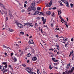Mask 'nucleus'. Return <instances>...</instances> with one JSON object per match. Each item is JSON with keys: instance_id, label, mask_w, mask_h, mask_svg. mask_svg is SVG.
<instances>
[{"instance_id": "obj_40", "label": "nucleus", "mask_w": 74, "mask_h": 74, "mask_svg": "<svg viewBox=\"0 0 74 74\" xmlns=\"http://www.w3.org/2000/svg\"><path fill=\"white\" fill-rule=\"evenodd\" d=\"M6 21H8V18L7 17H6Z\"/></svg>"}, {"instance_id": "obj_11", "label": "nucleus", "mask_w": 74, "mask_h": 74, "mask_svg": "<svg viewBox=\"0 0 74 74\" xmlns=\"http://www.w3.org/2000/svg\"><path fill=\"white\" fill-rule=\"evenodd\" d=\"M0 69L1 70V71H4V67H3V66H0Z\"/></svg>"}, {"instance_id": "obj_17", "label": "nucleus", "mask_w": 74, "mask_h": 74, "mask_svg": "<svg viewBox=\"0 0 74 74\" xmlns=\"http://www.w3.org/2000/svg\"><path fill=\"white\" fill-rule=\"evenodd\" d=\"M56 46L57 47V49H58V50H59V45H56Z\"/></svg>"}, {"instance_id": "obj_43", "label": "nucleus", "mask_w": 74, "mask_h": 74, "mask_svg": "<svg viewBox=\"0 0 74 74\" xmlns=\"http://www.w3.org/2000/svg\"><path fill=\"white\" fill-rule=\"evenodd\" d=\"M68 43L67 42L66 44L65 45V47H67V45H68Z\"/></svg>"}, {"instance_id": "obj_15", "label": "nucleus", "mask_w": 74, "mask_h": 74, "mask_svg": "<svg viewBox=\"0 0 74 74\" xmlns=\"http://www.w3.org/2000/svg\"><path fill=\"white\" fill-rule=\"evenodd\" d=\"M3 11L5 14V15H6V16H7V11H6V12H4V11Z\"/></svg>"}, {"instance_id": "obj_20", "label": "nucleus", "mask_w": 74, "mask_h": 74, "mask_svg": "<svg viewBox=\"0 0 74 74\" xmlns=\"http://www.w3.org/2000/svg\"><path fill=\"white\" fill-rule=\"evenodd\" d=\"M63 40L64 41H67V38H63Z\"/></svg>"}, {"instance_id": "obj_35", "label": "nucleus", "mask_w": 74, "mask_h": 74, "mask_svg": "<svg viewBox=\"0 0 74 74\" xmlns=\"http://www.w3.org/2000/svg\"><path fill=\"white\" fill-rule=\"evenodd\" d=\"M23 51H22L21 53L20 54L21 56H22V55H23Z\"/></svg>"}, {"instance_id": "obj_2", "label": "nucleus", "mask_w": 74, "mask_h": 74, "mask_svg": "<svg viewBox=\"0 0 74 74\" xmlns=\"http://www.w3.org/2000/svg\"><path fill=\"white\" fill-rule=\"evenodd\" d=\"M15 23H16V25H17L19 27L21 28V27H22V24H21V23H19L17 21H16L15 22Z\"/></svg>"}, {"instance_id": "obj_47", "label": "nucleus", "mask_w": 74, "mask_h": 74, "mask_svg": "<svg viewBox=\"0 0 74 74\" xmlns=\"http://www.w3.org/2000/svg\"><path fill=\"white\" fill-rule=\"evenodd\" d=\"M40 31L41 32V33H43V32H42V29H41Z\"/></svg>"}, {"instance_id": "obj_9", "label": "nucleus", "mask_w": 74, "mask_h": 74, "mask_svg": "<svg viewBox=\"0 0 74 74\" xmlns=\"http://www.w3.org/2000/svg\"><path fill=\"white\" fill-rule=\"evenodd\" d=\"M39 11L38 10H36L35 11L34 13V15H37V14H38Z\"/></svg>"}, {"instance_id": "obj_63", "label": "nucleus", "mask_w": 74, "mask_h": 74, "mask_svg": "<svg viewBox=\"0 0 74 74\" xmlns=\"http://www.w3.org/2000/svg\"><path fill=\"white\" fill-rule=\"evenodd\" d=\"M38 14L39 15H41V12H39V13H38Z\"/></svg>"}, {"instance_id": "obj_1", "label": "nucleus", "mask_w": 74, "mask_h": 74, "mask_svg": "<svg viewBox=\"0 0 74 74\" xmlns=\"http://www.w3.org/2000/svg\"><path fill=\"white\" fill-rule=\"evenodd\" d=\"M31 4L32 6L28 8L27 9V12H29V11H32L33 7H34V6H35V5H36V4L35 3L34 1H33L32 3H31Z\"/></svg>"}, {"instance_id": "obj_21", "label": "nucleus", "mask_w": 74, "mask_h": 74, "mask_svg": "<svg viewBox=\"0 0 74 74\" xmlns=\"http://www.w3.org/2000/svg\"><path fill=\"white\" fill-rule=\"evenodd\" d=\"M30 55H31L30 53H28L27 54V57H29L30 56Z\"/></svg>"}, {"instance_id": "obj_32", "label": "nucleus", "mask_w": 74, "mask_h": 74, "mask_svg": "<svg viewBox=\"0 0 74 74\" xmlns=\"http://www.w3.org/2000/svg\"><path fill=\"white\" fill-rule=\"evenodd\" d=\"M7 64V62H3L2 63V64H4V65H5V64Z\"/></svg>"}, {"instance_id": "obj_29", "label": "nucleus", "mask_w": 74, "mask_h": 74, "mask_svg": "<svg viewBox=\"0 0 74 74\" xmlns=\"http://www.w3.org/2000/svg\"><path fill=\"white\" fill-rule=\"evenodd\" d=\"M65 25L66 26V27H67V28H68V25H67V23H65Z\"/></svg>"}, {"instance_id": "obj_22", "label": "nucleus", "mask_w": 74, "mask_h": 74, "mask_svg": "<svg viewBox=\"0 0 74 74\" xmlns=\"http://www.w3.org/2000/svg\"><path fill=\"white\" fill-rule=\"evenodd\" d=\"M74 67H73L71 70V72H73V70H74Z\"/></svg>"}, {"instance_id": "obj_19", "label": "nucleus", "mask_w": 74, "mask_h": 74, "mask_svg": "<svg viewBox=\"0 0 74 74\" xmlns=\"http://www.w3.org/2000/svg\"><path fill=\"white\" fill-rule=\"evenodd\" d=\"M3 47L4 48H9V49H10V48H9V47H6L4 45H3Z\"/></svg>"}, {"instance_id": "obj_41", "label": "nucleus", "mask_w": 74, "mask_h": 74, "mask_svg": "<svg viewBox=\"0 0 74 74\" xmlns=\"http://www.w3.org/2000/svg\"><path fill=\"white\" fill-rule=\"evenodd\" d=\"M52 9L53 10H56V7H54V8H52Z\"/></svg>"}, {"instance_id": "obj_55", "label": "nucleus", "mask_w": 74, "mask_h": 74, "mask_svg": "<svg viewBox=\"0 0 74 74\" xmlns=\"http://www.w3.org/2000/svg\"><path fill=\"white\" fill-rule=\"evenodd\" d=\"M14 55V53H12L11 54V56H12Z\"/></svg>"}, {"instance_id": "obj_62", "label": "nucleus", "mask_w": 74, "mask_h": 74, "mask_svg": "<svg viewBox=\"0 0 74 74\" xmlns=\"http://www.w3.org/2000/svg\"><path fill=\"white\" fill-rule=\"evenodd\" d=\"M29 62H30V61L29 60H28L27 61V63H29Z\"/></svg>"}, {"instance_id": "obj_42", "label": "nucleus", "mask_w": 74, "mask_h": 74, "mask_svg": "<svg viewBox=\"0 0 74 74\" xmlns=\"http://www.w3.org/2000/svg\"><path fill=\"white\" fill-rule=\"evenodd\" d=\"M7 70H4L3 71V73H5L6 72H7Z\"/></svg>"}, {"instance_id": "obj_24", "label": "nucleus", "mask_w": 74, "mask_h": 74, "mask_svg": "<svg viewBox=\"0 0 74 74\" xmlns=\"http://www.w3.org/2000/svg\"><path fill=\"white\" fill-rule=\"evenodd\" d=\"M37 10H41V7H39L37 8Z\"/></svg>"}, {"instance_id": "obj_49", "label": "nucleus", "mask_w": 74, "mask_h": 74, "mask_svg": "<svg viewBox=\"0 0 74 74\" xmlns=\"http://www.w3.org/2000/svg\"><path fill=\"white\" fill-rule=\"evenodd\" d=\"M54 66H56L57 65V63H54Z\"/></svg>"}, {"instance_id": "obj_60", "label": "nucleus", "mask_w": 74, "mask_h": 74, "mask_svg": "<svg viewBox=\"0 0 74 74\" xmlns=\"http://www.w3.org/2000/svg\"><path fill=\"white\" fill-rule=\"evenodd\" d=\"M73 51H71V52H70V53H73Z\"/></svg>"}, {"instance_id": "obj_13", "label": "nucleus", "mask_w": 74, "mask_h": 74, "mask_svg": "<svg viewBox=\"0 0 74 74\" xmlns=\"http://www.w3.org/2000/svg\"><path fill=\"white\" fill-rule=\"evenodd\" d=\"M14 62H16L17 61V59L16 58H15V57H14Z\"/></svg>"}, {"instance_id": "obj_6", "label": "nucleus", "mask_w": 74, "mask_h": 74, "mask_svg": "<svg viewBox=\"0 0 74 74\" xmlns=\"http://www.w3.org/2000/svg\"><path fill=\"white\" fill-rule=\"evenodd\" d=\"M24 24L25 25H26L27 26H29V25H32V23H24Z\"/></svg>"}, {"instance_id": "obj_14", "label": "nucleus", "mask_w": 74, "mask_h": 74, "mask_svg": "<svg viewBox=\"0 0 74 74\" xmlns=\"http://www.w3.org/2000/svg\"><path fill=\"white\" fill-rule=\"evenodd\" d=\"M9 30L10 32H14V31L11 29L9 28Z\"/></svg>"}, {"instance_id": "obj_59", "label": "nucleus", "mask_w": 74, "mask_h": 74, "mask_svg": "<svg viewBox=\"0 0 74 74\" xmlns=\"http://www.w3.org/2000/svg\"><path fill=\"white\" fill-rule=\"evenodd\" d=\"M9 67L10 68H11V65H9Z\"/></svg>"}, {"instance_id": "obj_5", "label": "nucleus", "mask_w": 74, "mask_h": 74, "mask_svg": "<svg viewBox=\"0 0 74 74\" xmlns=\"http://www.w3.org/2000/svg\"><path fill=\"white\" fill-rule=\"evenodd\" d=\"M41 18L42 21H43V25H44V24H45V22H46V19H44V17H42Z\"/></svg>"}, {"instance_id": "obj_48", "label": "nucleus", "mask_w": 74, "mask_h": 74, "mask_svg": "<svg viewBox=\"0 0 74 74\" xmlns=\"http://www.w3.org/2000/svg\"><path fill=\"white\" fill-rule=\"evenodd\" d=\"M26 6H27L26 5V4H24V7L26 8Z\"/></svg>"}, {"instance_id": "obj_38", "label": "nucleus", "mask_w": 74, "mask_h": 74, "mask_svg": "<svg viewBox=\"0 0 74 74\" xmlns=\"http://www.w3.org/2000/svg\"><path fill=\"white\" fill-rule=\"evenodd\" d=\"M54 62H58V60H54Z\"/></svg>"}, {"instance_id": "obj_51", "label": "nucleus", "mask_w": 74, "mask_h": 74, "mask_svg": "<svg viewBox=\"0 0 74 74\" xmlns=\"http://www.w3.org/2000/svg\"><path fill=\"white\" fill-rule=\"evenodd\" d=\"M56 37H57V38H59V36H58V35H56Z\"/></svg>"}, {"instance_id": "obj_8", "label": "nucleus", "mask_w": 74, "mask_h": 74, "mask_svg": "<svg viewBox=\"0 0 74 74\" xmlns=\"http://www.w3.org/2000/svg\"><path fill=\"white\" fill-rule=\"evenodd\" d=\"M58 14L59 16V17L60 18V16H60V15H61V14H61L62 11L60 10V11H58Z\"/></svg>"}, {"instance_id": "obj_58", "label": "nucleus", "mask_w": 74, "mask_h": 74, "mask_svg": "<svg viewBox=\"0 0 74 74\" xmlns=\"http://www.w3.org/2000/svg\"><path fill=\"white\" fill-rule=\"evenodd\" d=\"M44 27H47V26H45V25H44L43 26Z\"/></svg>"}, {"instance_id": "obj_7", "label": "nucleus", "mask_w": 74, "mask_h": 74, "mask_svg": "<svg viewBox=\"0 0 74 74\" xmlns=\"http://www.w3.org/2000/svg\"><path fill=\"white\" fill-rule=\"evenodd\" d=\"M29 44H33L34 43V42H33V39H31L29 40Z\"/></svg>"}, {"instance_id": "obj_23", "label": "nucleus", "mask_w": 74, "mask_h": 74, "mask_svg": "<svg viewBox=\"0 0 74 74\" xmlns=\"http://www.w3.org/2000/svg\"><path fill=\"white\" fill-rule=\"evenodd\" d=\"M60 18L61 19V20H62V21H64V19H63L62 18V17L61 16H60Z\"/></svg>"}, {"instance_id": "obj_3", "label": "nucleus", "mask_w": 74, "mask_h": 74, "mask_svg": "<svg viewBox=\"0 0 74 74\" xmlns=\"http://www.w3.org/2000/svg\"><path fill=\"white\" fill-rule=\"evenodd\" d=\"M52 1H51L49 3L47 4V3L46 4V7H50L52 5Z\"/></svg>"}, {"instance_id": "obj_37", "label": "nucleus", "mask_w": 74, "mask_h": 74, "mask_svg": "<svg viewBox=\"0 0 74 74\" xmlns=\"http://www.w3.org/2000/svg\"><path fill=\"white\" fill-rule=\"evenodd\" d=\"M0 6L1 7H4V5L3 4H1Z\"/></svg>"}, {"instance_id": "obj_10", "label": "nucleus", "mask_w": 74, "mask_h": 74, "mask_svg": "<svg viewBox=\"0 0 74 74\" xmlns=\"http://www.w3.org/2000/svg\"><path fill=\"white\" fill-rule=\"evenodd\" d=\"M51 14V12L50 11H48L46 12V14L47 15H50Z\"/></svg>"}, {"instance_id": "obj_54", "label": "nucleus", "mask_w": 74, "mask_h": 74, "mask_svg": "<svg viewBox=\"0 0 74 74\" xmlns=\"http://www.w3.org/2000/svg\"><path fill=\"white\" fill-rule=\"evenodd\" d=\"M41 15H44V13L42 12H41Z\"/></svg>"}, {"instance_id": "obj_46", "label": "nucleus", "mask_w": 74, "mask_h": 74, "mask_svg": "<svg viewBox=\"0 0 74 74\" xmlns=\"http://www.w3.org/2000/svg\"><path fill=\"white\" fill-rule=\"evenodd\" d=\"M55 58H52V60H53L54 61H55Z\"/></svg>"}, {"instance_id": "obj_56", "label": "nucleus", "mask_w": 74, "mask_h": 74, "mask_svg": "<svg viewBox=\"0 0 74 74\" xmlns=\"http://www.w3.org/2000/svg\"><path fill=\"white\" fill-rule=\"evenodd\" d=\"M23 67H26V65L25 64H23Z\"/></svg>"}, {"instance_id": "obj_39", "label": "nucleus", "mask_w": 74, "mask_h": 74, "mask_svg": "<svg viewBox=\"0 0 74 74\" xmlns=\"http://www.w3.org/2000/svg\"><path fill=\"white\" fill-rule=\"evenodd\" d=\"M4 67L5 68H7V64H6L4 66Z\"/></svg>"}, {"instance_id": "obj_52", "label": "nucleus", "mask_w": 74, "mask_h": 74, "mask_svg": "<svg viewBox=\"0 0 74 74\" xmlns=\"http://www.w3.org/2000/svg\"><path fill=\"white\" fill-rule=\"evenodd\" d=\"M35 26H38L37 25V23H35Z\"/></svg>"}, {"instance_id": "obj_33", "label": "nucleus", "mask_w": 74, "mask_h": 74, "mask_svg": "<svg viewBox=\"0 0 74 74\" xmlns=\"http://www.w3.org/2000/svg\"><path fill=\"white\" fill-rule=\"evenodd\" d=\"M49 55H53V53H51V52H49Z\"/></svg>"}, {"instance_id": "obj_16", "label": "nucleus", "mask_w": 74, "mask_h": 74, "mask_svg": "<svg viewBox=\"0 0 74 74\" xmlns=\"http://www.w3.org/2000/svg\"><path fill=\"white\" fill-rule=\"evenodd\" d=\"M33 8H32V10H33V11H36V7H34H34H33Z\"/></svg>"}, {"instance_id": "obj_36", "label": "nucleus", "mask_w": 74, "mask_h": 74, "mask_svg": "<svg viewBox=\"0 0 74 74\" xmlns=\"http://www.w3.org/2000/svg\"><path fill=\"white\" fill-rule=\"evenodd\" d=\"M60 5H63L62 4V2H61L60 3Z\"/></svg>"}, {"instance_id": "obj_26", "label": "nucleus", "mask_w": 74, "mask_h": 74, "mask_svg": "<svg viewBox=\"0 0 74 74\" xmlns=\"http://www.w3.org/2000/svg\"><path fill=\"white\" fill-rule=\"evenodd\" d=\"M49 69L50 70H51L52 69V68L51 67V65H49Z\"/></svg>"}, {"instance_id": "obj_50", "label": "nucleus", "mask_w": 74, "mask_h": 74, "mask_svg": "<svg viewBox=\"0 0 74 74\" xmlns=\"http://www.w3.org/2000/svg\"><path fill=\"white\" fill-rule=\"evenodd\" d=\"M51 27L53 26V23L51 24Z\"/></svg>"}, {"instance_id": "obj_31", "label": "nucleus", "mask_w": 74, "mask_h": 74, "mask_svg": "<svg viewBox=\"0 0 74 74\" xmlns=\"http://www.w3.org/2000/svg\"><path fill=\"white\" fill-rule=\"evenodd\" d=\"M54 14H55V13L54 12H53V14L51 15V16L52 17H53V15H54Z\"/></svg>"}, {"instance_id": "obj_27", "label": "nucleus", "mask_w": 74, "mask_h": 74, "mask_svg": "<svg viewBox=\"0 0 74 74\" xmlns=\"http://www.w3.org/2000/svg\"><path fill=\"white\" fill-rule=\"evenodd\" d=\"M20 34H24L25 33L22 32H21L20 33Z\"/></svg>"}, {"instance_id": "obj_28", "label": "nucleus", "mask_w": 74, "mask_h": 74, "mask_svg": "<svg viewBox=\"0 0 74 74\" xmlns=\"http://www.w3.org/2000/svg\"><path fill=\"white\" fill-rule=\"evenodd\" d=\"M70 5H71V7H73L74 6V5L72 3Z\"/></svg>"}, {"instance_id": "obj_64", "label": "nucleus", "mask_w": 74, "mask_h": 74, "mask_svg": "<svg viewBox=\"0 0 74 74\" xmlns=\"http://www.w3.org/2000/svg\"><path fill=\"white\" fill-rule=\"evenodd\" d=\"M38 71H39V70L38 69H37V73H38Z\"/></svg>"}, {"instance_id": "obj_18", "label": "nucleus", "mask_w": 74, "mask_h": 74, "mask_svg": "<svg viewBox=\"0 0 74 74\" xmlns=\"http://www.w3.org/2000/svg\"><path fill=\"white\" fill-rule=\"evenodd\" d=\"M70 64L69 63L67 65V66H66V68L67 69H69V67H70Z\"/></svg>"}, {"instance_id": "obj_12", "label": "nucleus", "mask_w": 74, "mask_h": 74, "mask_svg": "<svg viewBox=\"0 0 74 74\" xmlns=\"http://www.w3.org/2000/svg\"><path fill=\"white\" fill-rule=\"evenodd\" d=\"M36 60H37V58L36 57H34L32 58V60H33V61H35Z\"/></svg>"}, {"instance_id": "obj_44", "label": "nucleus", "mask_w": 74, "mask_h": 74, "mask_svg": "<svg viewBox=\"0 0 74 74\" xmlns=\"http://www.w3.org/2000/svg\"><path fill=\"white\" fill-rule=\"evenodd\" d=\"M37 19H38V20H39V19H40V18L39 17H37Z\"/></svg>"}, {"instance_id": "obj_34", "label": "nucleus", "mask_w": 74, "mask_h": 74, "mask_svg": "<svg viewBox=\"0 0 74 74\" xmlns=\"http://www.w3.org/2000/svg\"><path fill=\"white\" fill-rule=\"evenodd\" d=\"M42 0H39L37 2V3H40V2H41V1Z\"/></svg>"}, {"instance_id": "obj_53", "label": "nucleus", "mask_w": 74, "mask_h": 74, "mask_svg": "<svg viewBox=\"0 0 74 74\" xmlns=\"http://www.w3.org/2000/svg\"><path fill=\"white\" fill-rule=\"evenodd\" d=\"M22 12H25V10H22Z\"/></svg>"}, {"instance_id": "obj_4", "label": "nucleus", "mask_w": 74, "mask_h": 74, "mask_svg": "<svg viewBox=\"0 0 74 74\" xmlns=\"http://www.w3.org/2000/svg\"><path fill=\"white\" fill-rule=\"evenodd\" d=\"M66 0H61V1L64 2L65 4H66L67 7H69V2L66 1Z\"/></svg>"}, {"instance_id": "obj_57", "label": "nucleus", "mask_w": 74, "mask_h": 74, "mask_svg": "<svg viewBox=\"0 0 74 74\" xmlns=\"http://www.w3.org/2000/svg\"><path fill=\"white\" fill-rule=\"evenodd\" d=\"M3 8H4V10H6V9L5 8V7L3 6Z\"/></svg>"}, {"instance_id": "obj_61", "label": "nucleus", "mask_w": 74, "mask_h": 74, "mask_svg": "<svg viewBox=\"0 0 74 74\" xmlns=\"http://www.w3.org/2000/svg\"><path fill=\"white\" fill-rule=\"evenodd\" d=\"M16 47H19V45H18L17 44H16Z\"/></svg>"}, {"instance_id": "obj_30", "label": "nucleus", "mask_w": 74, "mask_h": 74, "mask_svg": "<svg viewBox=\"0 0 74 74\" xmlns=\"http://www.w3.org/2000/svg\"><path fill=\"white\" fill-rule=\"evenodd\" d=\"M11 14V11L10 10H9V15H10Z\"/></svg>"}, {"instance_id": "obj_25", "label": "nucleus", "mask_w": 74, "mask_h": 74, "mask_svg": "<svg viewBox=\"0 0 74 74\" xmlns=\"http://www.w3.org/2000/svg\"><path fill=\"white\" fill-rule=\"evenodd\" d=\"M9 15L10 18H12V17H13V16H12V14H9Z\"/></svg>"}, {"instance_id": "obj_45", "label": "nucleus", "mask_w": 74, "mask_h": 74, "mask_svg": "<svg viewBox=\"0 0 74 74\" xmlns=\"http://www.w3.org/2000/svg\"><path fill=\"white\" fill-rule=\"evenodd\" d=\"M73 41H74V39L72 38L71 39V41L73 42Z\"/></svg>"}]
</instances>
